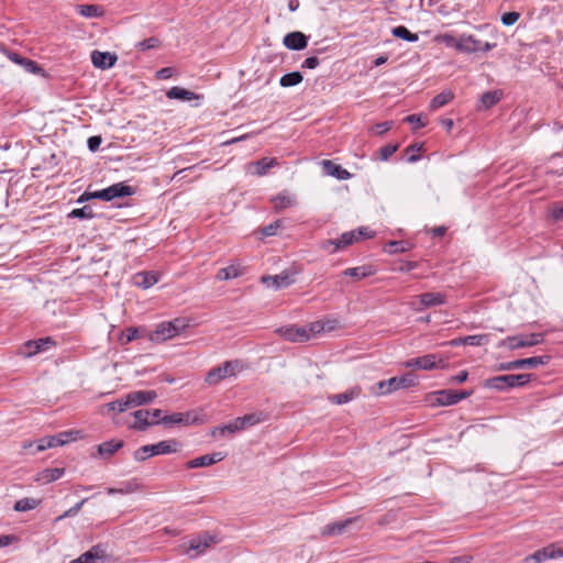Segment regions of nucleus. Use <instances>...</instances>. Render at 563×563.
Instances as JSON below:
<instances>
[{
  "label": "nucleus",
  "instance_id": "nucleus-1",
  "mask_svg": "<svg viewBox=\"0 0 563 563\" xmlns=\"http://www.w3.org/2000/svg\"><path fill=\"white\" fill-rule=\"evenodd\" d=\"M245 369V364L240 360L225 361L221 365L211 368L207 373L205 382L209 386H216L224 379L238 377Z\"/></svg>",
  "mask_w": 563,
  "mask_h": 563
},
{
  "label": "nucleus",
  "instance_id": "nucleus-2",
  "mask_svg": "<svg viewBox=\"0 0 563 563\" xmlns=\"http://www.w3.org/2000/svg\"><path fill=\"white\" fill-rule=\"evenodd\" d=\"M188 323L186 319L176 318L172 321H166L157 324L154 331L148 335L150 340L154 343H162L179 335Z\"/></svg>",
  "mask_w": 563,
  "mask_h": 563
},
{
  "label": "nucleus",
  "instance_id": "nucleus-3",
  "mask_svg": "<svg viewBox=\"0 0 563 563\" xmlns=\"http://www.w3.org/2000/svg\"><path fill=\"white\" fill-rule=\"evenodd\" d=\"M415 385L416 377L412 374H405L400 377H391L389 379L378 382L371 387V393L375 396H384Z\"/></svg>",
  "mask_w": 563,
  "mask_h": 563
},
{
  "label": "nucleus",
  "instance_id": "nucleus-4",
  "mask_svg": "<svg viewBox=\"0 0 563 563\" xmlns=\"http://www.w3.org/2000/svg\"><path fill=\"white\" fill-rule=\"evenodd\" d=\"M178 442L175 440L161 441L155 444L144 445L134 452V459L136 461H145L151 456L169 454L178 451Z\"/></svg>",
  "mask_w": 563,
  "mask_h": 563
},
{
  "label": "nucleus",
  "instance_id": "nucleus-5",
  "mask_svg": "<svg viewBox=\"0 0 563 563\" xmlns=\"http://www.w3.org/2000/svg\"><path fill=\"white\" fill-rule=\"evenodd\" d=\"M530 374H508L493 377L486 382L489 388L505 390L508 388L520 387L530 382Z\"/></svg>",
  "mask_w": 563,
  "mask_h": 563
},
{
  "label": "nucleus",
  "instance_id": "nucleus-6",
  "mask_svg": "<svg viewBox=\"0 0 563 563\" xmlns=\"http://www.w3.org/2000/svg\"><path fill=\"white\" fill-rule=\"evenodd\" d=\"M544 341L543 333H529V334H518L514 336H508L501 340L498 343L499 347H505L508 350H517L521 347H529L541 344Z\"/></svg>",
  "mask_w": 563,
  "mask_h": 563
},
{
  "label": "nucleus",
  "instance_id": "nucleus-7",
  "mask_svg": "<svg viewBox=\"0 0 563 563\" xmlns=\"http://www.w3.org/2000/svg\"><path fill=\"white\" fill-rule=\"evenodd\" d=\"M446 366V358H443L438 354H427L420 357L408 360L404 363V367L406 368H417L423 371L445 368Z\"/></svg>",
  "mask_w": 563,
  "mask_h": 563
},
{
  "label": "nucleus",
  "instance_id": "nucleus-8",
  "mask_svg": "<svg viewBox=\"0 0 563 563\" xmlns=\"http://www.w3.org/2000/svg\"><path fill=\"white\" fill-rule=\"evenodd\" d=\"M134 194V189L125 185L124 183H118L113 184L102 190L95 191L90 195V197H93L96 199H100L103 201H111L114 198L119 197H126Z\"/></svg>",
  "mask_w": 563,
  "mask_h": 563
},
{
  "label": "nucleus",
  "instance_id": "nucleus-9",
  "mask_svg": "<svg viewBox=\"0 0 563 563\" xmlns=\"http://www.w3.org/2000/svg\"><path fill=\"white\" fill-rule=\"evenodd\" d=\"M495 46V43L483 42L472 34L460 35V52L462 53L472 54L477 52H489Z\"/></svg>",
  "mask_w": 563,
  "mask_h": 563
},
{
  "label": "nucleus",
  "instance_id": "nucleus-10",
  "mask_svg": "<svg viewBox=\"0 0 563 563\" xmlns=\"http://www.w3.org/2000/svg\"><path fill=\"white\" fill-rule=\"evenodd\" d=\"M216 543V538L210 534H201L189 541V547L185 550L191 559L205 553V551Z\"/></svg>",
  "mask_w": 563,
  "mask_h": 563
},
{
  "label": "nucleus",
  "instance_id": "nucleus-11",
  "mask_svg": "<svg viewBox=\"0 0 563 563\" xmlns=\"http://www.w3.org/2000/svg\"><path fill=\"white\" fill-rule=\"evenodd\" d=\"M563 556V550L556 548L554 544H550L545 548H542L531 555H528L523 559L522 563H543L547 560L558 559Z\"/></svg>",
  "mask_w": 563,
  "mask_h": 563
},
{
  "label": "nucleus",
  "instance_id": "nucleus-12",
  "mask_svg": "<svg viewBox=\"0 0 563 563\" xmlns=\"http://www.w3.org/2000/svg\"><path fill=\"white\" fill-rule=\"evenodd\" d=\"M263 285L274 290L288 287L294 284L295 279L291 273L284 271L278 275H267L261 278Z\"/></svg>",
  "mask_w": 563,
  "mask_h": 563
},
{
  "label": "nucleus",
  "instance_id": "nucleus-13",
  "mask_svg": "<svg viewBox=\"0 0 563 563\" xmlns=\"http://www.w3.org/2000/svg\"><path fill=\"white\" fill-rule=\"evenodd\" d=\"M549 361V356H533L522 360H517L508 363L500 364L499 368L503 371H510L523 367H538L540 365L547 364Z\"/></svg>",
  "mask_w": 563,
  "mask_h": 563
},
{
  "label": "nucleus",
  "instance_id": "nucleus-14",
  "mask_svg": "<svg viewBox=\"0 0 563 563\" xmlns=\"http://www.w3.org/2000/svg\"><path fill=\"white\" fill-rule=\"evenodd\" d=\"M472 391H453V390H440L434 395L432 400L434 404L440 406H450L459 402L460 400L471 396Z\"/></svg>",
  "mask_w": 563,
  "mask_h": 563
},
{
  "label": "nucleus",
  "instance_id": "nucleus-15",
  "mask_svg": "<svg viewBox=\"0 0 563 563\" xmlns=\"http://www.w3.org/2000/svg\"><path fill=\"white\" fill-rule=\"evenodd\" d=\"M419 300V303L422 306L416 307L415 303H411L412 309L420 311L423 308L442 306L446 302V296L441 292H424L416 297Z\"/></svg>",
  "mask_w": 563,
  "mask_h": 563
},
{
  "label": "nucleus",
  "instance_id": "nucleus-16",
  "mask_svg": "<svg viewBox=\"0 0 563 563\" xmlns=\"http://www.w3.org/2000/svg\"><path fill=\"white\" fill-rule=\"evenodd\" d=\"M277 332L288 341L291 342H305L310 339V334L307 328L289 325L277 330Z\"/></svg>",
  "mask_w": 563,
  "mask_h": 563
},
{
  "label": "nucleus",
  "instance_id": "nucleus-17",
  "mask_svg": "<svg viewBox=\"0 0 563 563\" xmlns=\"http://www.w3.org/2000/svg\"><path fill=\"white\" fill-rule=\"evenodd\" d=\"M130 405V408L151 404L157 397L155 390H135L125 395Z\"/></svg>",
  "mask_w": 563,
  "mask_h": 563
},
{
  "label": "nucleus",
  "instance_id": "nucleus-18",
  "mask_svg": "<svg viewBox=\"0 0 563 563\" xmlns=\"http://www.w3.org/2000/svg\"><path fill=\"white\" fill-rule=\"evenodd\" d=\"M357 521V518H349L345 520H340L333 523H329L322 529V534L327 537H335L341 536L349 531V529L355 525Z\"/></svg>",
  "mask_w": 563,
  "mask_h": 563
},
{
  "label": "nucleus",
  "instance_id": "nucleus-19",
  "mask_svg": "<svg viewBox=\"0 0 563 563\" xmlns=\"http://www.w3.org/2000/svg\"><path fill=\"white\" fill-rule=\"evenodd\" d=\"M118 56L110 52L93 51L91 53V63L96 68L109 69L114 66Z\"/></svg>",
  "mask_w": 563,
  "mask_h": 563
},
{
  "label": "nucleus",
  "instance_id": "nucleus-20",
  "mask_svg": "<svg viewBox=\"0 0 563 563\" xmlns=\"http://www.w3.org/2000/svg\"><path fill=\"white\" fill-rule=\"evenodd\" d=\"M225 455L222 452H214L212 454H206L194 460H190L187 463L188 468H197V467H207L213 465L218 462H221Z\"/></svg>",
  "mask_w": 563,
  "mask_h": 563
},
{
  "label": "nucleus",
  "instance_id": "nucleus-21",
  "mask_svg": "<svg viewBox=\"0 0 563 563\" xmlns=\"http://www.w3.org/2000/svg\"><path fill=\"white\" fill-rule=\"evenodd\" d=\"M284 45L292 51L303 49L308 44L307 36L301 32H290L283 40Z\"/></svg>",
  "mask_w": 563,
  "mask_h": 563
},
{
  "label": "nucleus",
  "instance_id": "nucleus-22",
  "mask_svg": "<svg viewBox=\"0 0 563 563\" xmlns=\"http://www.w3.org/2000/svg\"><path fill=\"white\" fill-rule=\"evenodd\" d=\"M133 421L129 424L131 429L145 430L152 424H157V421L150 419V410L140 409L132 413Z\"/></svg>",
  "mask_w": 563,
  "mask_h": 563
},
{
  "label": "nucleus",
  "instance_id": "nucleus-23",
  "mask_svg": "<svg viewBox=\"0 0 563 563\" xmlns=\"http://www.w3.org/2000/svg\"><path fill=\"white\" fill-rule=\"evenodd\" d=\"M104 550L101 545H95L79 558L71 560L69 563H99L104 559Z\"/></svg>",
  "mask_w": 563,
  "mask_h": 563
},
{
  "label": "nucleus",
  "instance_id": "nucleus-24",
  "mask_svg": "<svg viewBox=\"0 0 563 563\" xmlns=\"http://www.w3.org/2000/svg\"><path fill=\"white\" fill-rule=\"evenodd\" d=\"M7 56L10 60L20 65L21 67L24 68L25 71H27L30 74L43 73V69L34 60L24 58V57L20 56L19 54L12 53V52H8Z\"/></svg>",
  "mask_w": 563,
  "mask_h": 563
},
{
  "label": "nucleus",
  "instance_id": "nucleus-25",
  "mask_svg": "<svg viewBox=\"0 0 563 563\" xmlns=\"http://www.w3.org/2000/svg\"><path fill=\"white\" fill-rule=\"evenodd\" d=\"M159 275L155 272H142L133 276V284L136 287L147 289L158 282Z\"/></svg>",
  "mask_w": 563,
  "mask_h": 563
},
{
  "label": "nucleus",
  "instance_id": "nucleus-26",
  "mask_svg": "<svg viewBox=\"0 0 563 563\" xmlns=\"http://www.w3.org/2000/svg\"><path fill=\"white\" fill-rule=\"evenodd\" d=\"M276 165H278V161L276 158L264 157L257 162L251 163L249 165V168L253 169L250 173L257 176H264L271 168H273Z\"/></svg>",
  "mask_w": 563,
  "mask_h": 563
},
{
  "label": "nucleus",
  "instance_id": "nucleus-27",
  "mask_svg": "<svg viewBox=\"0 0 563 563\" xmlns=\"http://www.w3.org/2000/svg\"><path fill=\"white\" fill-rule=\"evenodd\" d=\"M322 166L327 175L333 176L340 180H346L352 177V175L346 169L329 159L323 161Z\"/></svg>",
  "mask_w": 563,
  "mask_h": 563
},
{
  "label": "nucleus",
  "instance_id": "nucleus-28",
  "mask_svg": "<svg viewBox=\"0 0 563 563\" xmlns=\"http://www.w3.org/2000/svg\"><path fill=\"white\" fill-rule=\"evenodd\" d=\"M243 272L244 271L239 263H232L229 266L219 269L216 278L218 280H230L240 277Z\"/></svg>",
  "mask_w": 563,
  "mask_h": 563
},
{
  "label": "nucleus",
  "instance_id": "nucleus-29",
  "mask_svg": "<svg viewBox=\"0 0 563 563\" xmlns=\"http://www.w3.org/2000/svg\"><path fill=\"white\" fill-rule=\"evenodd\" d=\"M273 207L276 211H280L283 209L292 207L296 205V197L294 195L288 194L287 191H283L272 198Z\"/></svg>",
  "mask_w": 563,
  "mask_h": 563
},
{
  "label": "nucleus",
  "instance_id": "nucleus-30",
  "mask_svg": "<svg viewBox=\"0 0 563 563\" xmlns=\"http://www.w3.org/2000/svg\"><path fill=\"white\" fill-rule=\"evenodd\" d=\"M361 387L354 386L344 393L332 395L330 397V400L336 405L347 404L351 400L357 398L361 395Z\"/></svg>",
  "mask_w": 563,
  "mask_h": 563
},
{
  "label": "nucleus",
  "instance_id": "nucleus-31",
  "mask_svg": "<svg viewBox=\"0 0 563 563\" xmlns=\"http://www.w3.org/2000/svg\"><path fill=\"white\" fill-rule=\"evenodd\" d=\"M122 446V440H110L99 444L97 446V450L101 456L108 459L111 457L115 452H118Z\"/></svg>",
  "mask_w": 563,
  "mask_h": 563
},
{
  "label": "nucleus",
  "instance_id": "nucleus-32",
  "mask_svg": "<svg viewBox=\"0 0 563 563\" xmlns=\"http://www.w3.org/2000/svg\"><path fill=\"white\" fill-rule=\"evenodd\" d=\"M64 468L59 467L45 468L37 474L36 481L41 484H48L60 478L64 475Z\"/></svg>",
  "mask_w": 563,
  "mask_h": 563
},
{
  "label": "nucleus",
  "instance_id": "nucleus-33",
  "mask_svg": "<svg viewBox=\"0 0 563 563\" xmlns=\"http://www.w3.org/2000/svg\"><path fill=\"white\" fill-rule=\"evenodd\" d=\"M166 96L169 99H178L183 101H191L199 98L194 91L187 90L178 86L172 87L167 91Z\"/></svg>",
  "mask_w": 563,
  "mask_h": 563
},
{
  "label": "nucleus",
  "instance_id": "nucleus-34",
  "mask_svg": "<svg viewBox=\"0 0 563 563\" xmlns=\"http://www.w3.org/2000/svg\"><path fill=\"white\" fill-rule=\"evenodd\" d=\"M54 342L51 338L40 339L37 341H29L25 346L29 349L27 355H34L36 353L47 350L48 346L53 345Z\"/></svg>",
  "mask_w": 563,
  "mask_h": 563
},
{
  "label": "nucleus",
  "instance_id": "nucleus-35",
  "mask_svg": "<svg viewBox=\"0 0 563 563\" xmlns=\"http://www.w3.org/2000/svg\"><path fill=\"white\" fill-rule=\"evenodd\" d=\"M412 245L409 242L406 241H390L388 242L384 250L385 252L389 254H396V253H405L409 250H411Z\"/></svg>",
  "mask_w": 563,
  "mask_h": 563
},
{
  "label": "nucleus",
  "instance_id": "nucleus-36",
  "mask_svg": "<svg viewBox=\"0 0 563 563\" xmlns=\"http://www.w3.org/2000/svg\"><path fill=\"white\" fill-rule=\"evenodd\" d=\"M77 11L85 18H98L101 16L103 11L99 5L96 4H81L77 7Z\"/></svg>",
  "mask_w": 563,
  "mask_h": 563
},
{
  "label": "nucleus",
  "instance_id": "nucleus-37",
  "mask_svg": "<svg viewBox=\"0 0 563 563\" xmlns=\"http://www.w3.org/2000/svg\"><path fill=\"white\" fill-rule=\"evenodd\" d=\"M454 95L452 91H443L437 95L430 102L431 110H437L446 103H449L453 99Z\"/></svg>",
  "mask_w": 563,
  "mask_h": 563
},
{
  "label": "nucleus",
  "instance_id": "nucleus-38",
  "mask_svg": "<svg viewBox=\"0 0 563 563\" xmlns=\"http://www.w3.org/2000/svg\"><path fill=\"white\" fill-rule=\"evenodd\" d=\"M372 274H373L372 269L367 266L352 267V268H347L343 272L344 276H350L355 279H362V278L371 276Z\"/></svg>",
  "mask_w": 563,
  "mask_h": 563
},
{
  "label": "nucleus",
  "instance_id": "nucleus-39",
  "mask_svg": "<svg viewBox=\"0 0 563 563\" xmlns=\"http://www.w3.org/2000/svg\"><path fill=\"white\" fill-rule=\"evenodd\" d=\"M302 79V75L299 71H292L284 75L280 78L279 84L282 87L288 88L299 85Z\"/></svg>",
  "mask_w": 563,
  "mask_h": 563
},
{
  "label": "nucleus",
  "instance_id": "nucleus-40",
  "mask_svg": "<svg viewBox=\"0 0 563 563\" xmlns=\"http://www.w3.org/2000/svg\"><path fill=\"white\" fill-rule=\"evenodd\" d=\"M391 33L394 36L407 42H417L419 38L418 34L411 33L406 26L402 25L394 27Z\"/></svg>",
  "mask_w": 563,
  "mask_h": 563
},
{
  "label": "nucleus",
  "instance_id": "nucleus-41",
  "mask_svg": "<svg viewBox=\"0 0 563 563\" xmlns=\"http://www.w3.org/2000/svg\"><path fill=\"white\" fill-rule=\"evenodd\" d=\"M40 500L35 498H22L14 504L15 511H29L35 509L40 505Z\"/></svg>",
  "mask_w": 563,
  "mask_h": 563
},
{
  "label": "nucleus",
  "instance_id": "nucleus-42",
  "mask_svg": "<svg viewBox=\"0 0 563 563\" xmlns=\"http://www.w3.org/2000/svg\"><path fill=\"white\" fill-rule=\"evenodd\" d=\"M60 446V441L57 440L56 435H51L47 438L40 439L36 441V451L42 452L46 449L57 448Z\"/></svg>",
  "mask_w": 563,
  "mask_h": 563
},
{
  "label": "nucleus",
  "instance_id": "nucleus-43",
  "mask_svg": "<svg viewBox=\"0 0 563 563\" xmlns=\"http://www.w3.org/2000/svg\"><path fill=\"white\" fill-rule=\"evenodd\" d=\"M130 408L126 396L103 406V410L123 412Z\"/></svg>",
  "mask_w": 563,
  "mask_h": 563
},
{
  "label": "nucleus",
  "instance_id": "nucleus-44",
  "mask_svg": "<svg viewBox=\"0 0 563 563\" xmlns=\"http://www.w3.org/2000/svg\"><path fill=\"white\" fill-rule=\"evenodd\" d=\"M500 97L497 91L485 92L481 98L479 109H489L499 101Z\"/></svg>",
  "mask_w": 563,
  "mask_h": 563
},
{
  "label": "nucleus",
  "instance_id": "nucleus-45",
  "mask_svg": "<svg viewBox=\"0 0 563 563\" xmlns=\"http://www.w3.org/2000/svg\"><path fill=\"white\" fill-rule=\"evenodd\" d=\"M490 335L489 334H474V335H467L463 338V341L467 345L472 346H481L485 345L489 342Z\"/></svg>",
  "mask_w": 563,
  "mask_h": 563
},
{
  "label": "nucleus",
  "instance_id": "nucleus-46",
  "mask_svg": "<svg viewBox=\"0 0 563 563\" xmlns=\"http://www.w3.org/2000/svg\"><path fill=\"white\" fill-rule=\"evenodd\" d=\"M437 40L439 42L443 43L445 46L451 47V48H455L456 51L460 52V36L455 37L452 34L445 33V34L439 35L437 37Z\"/></svg>",
  "mask_w": 563,
  "mask_h": 563
},
{
  "label": "nucleus",
  "instance_id": "nucleus-47",
  "mask_svg": "<svg viewBox=\"0 0 563 563\" xmlns=\"http://www.w3.org/2000/svg\"><path fill=\"white\" fill-rule=\"evenodd\" d=\"M244 427H243V422L241 420V418H236L235 420L231 421L230 423L223 426V427H219L216 431H218L220 434H224V432H236V431H240L242 430Z\"/></svg>",
  "mask_w": 563,
  "mask_h": 563
},
{
  "label": "nucleus",
  "instance_id": "nucleus-48",
  "mask_svg": "<svg viewBox=\"0 0 563 563\" xmlns=\"http://www.w3.org/2000/svg\"><path fill=\"white\" fill-rule=\"evenodd\" d=\"M336 241L339 243V250H341V249L357 241L356 232L355 231L345 232L339 239H336Z\"/></svg>",
  "mask_w": 563,
  "mask_h": 563
},
{
  "label": "nucleus",
  "instance_id": "nucleus-49",
  "mask_svg": "<svg viewBox=\"0 0 563 563\" xmlns=\"http://www.w3.org/2000/svg\"><path fill=\"white\" fill-rule=\"evenodd\" d=\"M87 501V498H84L82 500L78 501L75 506L66 510L64 514L58 516L55 521H62L65 518L68 517H75L82 508L84 504Z\"/></svg>",
  "mask_w": 563,
  "mask_h": 563
},
{
  "label": "nucleus",
  "instance_id": "nucleus-50",
  "mask_svg": "<svg viewBox=\"0 0 563 563\" xmlns=\"http://www.w3.org/2000/svg\"><path fill=\"white\" fill-rule=\"evenodd\" d=\"M140 329L139 328H128L120 336V342L122 344H128L132 341H134L140 335Z\"/></svg>",
  "mask_w": 563,
  "mask_h": 563
},
{
  "label": "nucleus",
  "instance_id": "nucleus-51",
  "mask_svg": "<svg viewBox=\"0 0 563 563\" xmlns=\"http://www.w3.org/2000/svg\"><path fill=\"white\" fill-rule=\"evenodd\" d=\"M161 421L164 424H180L186 423L188 419L184 413H173L169 416H164Z\"/></svg>",
  "mask_w": 563,
  "mask_h": 563
},
{
  "label": "nucleus",
  "instance_id": "nucleus-52",
  "mask_svg": "<svg viewBox=\"0 0 563 563\" xmlns=\"http://www.w3.org/2000/svg\"><path fill=\"white\" fill-rule=\"evenodd\" d=\"M69 217L79 218V219H91L93 217L92 209L88 206L82 208L74 209Z\"/></svg>",
  "mask_w": 563,
  "mask_h": 563
},
{
  "label": "nucleus",
  "instance_id": "nucleus-53",
  "mask_svg": "<svg viewBox=\"0 0 563 563\" xmlns=\"http://www.w3.org/2000/svg\"><path fill=\"white\" fill-rule=\"evenodd\" d=\"M79 434L78 431H64L58 434H56L57 440L60 441V445L67 444L74 440L77 439V435Z\"/></svg>",
  "mask_w": 563,
  "mask_h": 563
},
{
  "label": "nucleus",
  "instance_id": "nucleus-54",
  "mask_svg": "<svg viewBox=\"0 0 563 563\" xmlns=\"http://www.w3.org/2000/svg\"><path fill=\"white\" fill-rule=\"evenodd\" d=\"M159 44L158 38L156 37H148L145 38L136 44V47L142 51L151 49L157 47Z\"/></svg>",
  "mask_w": 563,
  "mask_h": 563
},
{
  "label": "nucleus",
  "instance_id": "nucleus-55",
  "mask_svg": "<svg viewBox=\"0 0 563 563\" xmlns=\"http://www.w3.org/2000/svg\"><path fill=\"white\" fill-rule=\"evenodd\" d=\"M520 18V14L518 12H507L504 13L501 16L503 24L510 26L514 25Z\"/></svg>",
  "mask_w": 563,
  "mask_h": 563
},
{
  "label": "nucleus",
  "instance_id": "nucleus-56",
  "mask_svg": "<svg viewBox=\"0 0 563 563\" xmlns=\"http://www.w3.org/2000/svg\"><path fill=\"white\" fill-rule=\"evenodd\" d=\"M282 222L279 220L275 221L274 223H271L262 229V234L264 236H272L275 235L277 230L280 228Z\"/></svg>",
  "mask_w": 563,
  "mask_h": 563
},
{
  "label": "nucleus",
  "instance_id": "nucleus-57",
  "mask_svg": "<svg viewBox=\"0 0 563 563\" xmlns=\"http://www.w3.org/2000/svg\"><path fill=\"white\" fill-rule=\"evenodd\" d=\"M405 121L415 125V128H423L427 122L422 119L421 115L411 114L405 118Z\"/></svg>",
  "mask_w": 563,
  "mask_h": 563
},
{
  "label": "nucleus",
  "instance_id": "nucleus-58",
  "mask_svg": "<svg viewBox=\"0 0 563 563\" xmlns=\"http://www.w3.org/2000/svg\"><path fill=\"white\" fill-rule=\"evenodd\" d=\"M320 246L322 250H324L329 253H334V252L339 251V243H338L336 239L323 241Z\"/></svg>",
  "mask_w": 563,
  "mask_h": 563
},
{
  "label": "nucleus",
  "instance_id": "nucleus-59",
  "mask_svg": "<svg viewBox=\"0 0 563 563\" xmlns=\"http://www.w3.org/2000/svg\"><path fill=\"white\" fill-rule=\"evenodd\" d=\"M397 148H398L397 145H391V144L382 147L379 151L380 158L383 161H387L397 151Z\"/></svg>",
  "mask_w": 563,
  "mask_h": 563
},
{
  "label": "nucleus",
  "instance_id": "nucleus-60",
  "mask_svg": "<svg viewBox=\"0 0 563 563\" xmlns=\"http://www.w3.org/2000/svg\"><path fill=\"white\" fill-rule=\"evenodd\" d=\"M140 489V485L135 482H126L120 487V494H132Z\"/></svg>",
  "mask_w": 563,
  "mask_h": 563
},
{
  "label": "nucleus",
  "instance_id": "nucleus-61",
  "mask_svg": "<svg viewBox=\"0 0 563 563\" xmlns=\"http://www.w3.org/2000/svg\"><path fill=\"white\" fill-rule=\"evenodd\" d=\"M242 422H243V427L245 426H254L256 423H258L261 421V419L256 416V415H245L243 417H240Z\"/></svg>",
  "mask_w": 563,
  "mask_h": 563
},
{
  "label": "nucleus",
  "instance_id": "nucleus-62",
  "mask_svg": "<svg viewBox=\"0 0 563 563\" xmlns=\"http://www.w3.org/2000/svg\"><path fill=\"white\" fill-rule=\"evenodd\" d=\"M320 64V60L318 57H314V56H311V57H308L303 60L302 63V67L303 68H309V69H314L316 67H318Z\"/></svg>",
  "mask_w": 563,
  "mask_h": 563
},
{
  "label": "nucleus",
  "instance_id": "nucleus-63",
  "mask_svg": "<svg viewBox=\"0 0 563 563\" xmlns=\"http://www.w3.org/2000/svg\"><path fill=\"white\" fill-rule=\"evenodd\" d=\"M174 74V70L172 67H164V68H161L157 73H156V77L158 79H168L173 76Z\"/></svg>",
  "mask_w": 563,
  "mask_h": 563
},
{
  "label": "nucleus",
  "instance_id": "nucleus-64",
  "mask_svg": "<svg viewBox=\"0 0 563 563\" xmlns=\"http://www.w3.org/2000/svg\"><path fill=\"white\" fill-rule=\"evenodd\" d=\"M551 216L555 221H563V207H553L551 210Z\"/></svg>",
  "mask_w": 563,
  "mask_h": 563
}]
</instances>
